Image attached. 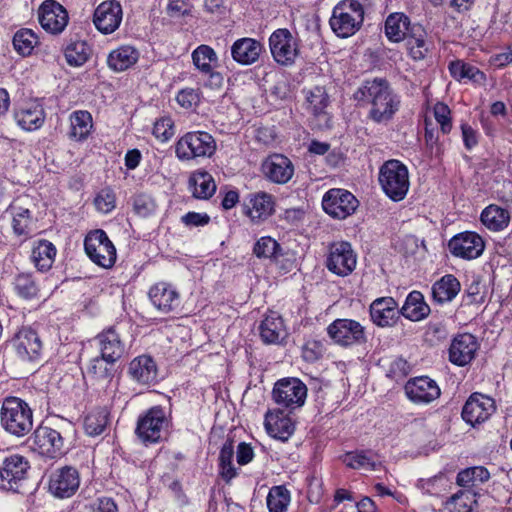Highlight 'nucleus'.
Returning a JSON list of instances; mask_svg holds the SVG:
<instances>
[{
    "label": "nucleus",
    "instance_id": "obj_1",
    "mask_svg": "<svg viewBox=\"0 0 512 512\" xmlns=\"http://www.w3.org/2000/svg\"><path fill=\"white\" fill-rule=\"evenodd\" d=\"M354 99L370 105L369 118L376 123L390 121L400 108L401 100L384 78L366 80L355 91Z\"/></svg>",
    "mask_w": 512,
    "mask_h": 512
},
{
    "label": "nucleus",
    "instance_id": "obj_2",
    "mask_svg": "<svg viewBox=\"0 0 512 512\" xmlns=\"http://www.w3.org/2000/svg\"><path fill=\"white\" fill-rule=\"evenodd\" d=\"M2 427L16 437L27 435L33 428V412L21 398L7 397L3 400L0 412Z\"/></svg>",
    "mask_w": 512,
    "mask_h": 512
},
{
    "label": "nucleus",
    "instance_id": "obj_3",
    "mask_svg": "<svg viewBox=\"0 0 512 512\" xmlns=\"http://www.w3.org/2000/svg\"><path fill=\"white\" fill-rule=\"evenodd\" d=\"M364 20V9L357 0H343L332 11L329 20L332 31L341 38L354 35Z\"/></svg>",
    "mask_w": 512,
    "mask_h": 512
},
{
    "label": "nucleus",
    "instance_id": "obj_4",
    "mask_svg": "<svg viewBox=\"0 0 512 512\" xmlns=\"http://www.w3.org/2000/svg\"><path fill=\"white\" fill-rule=\"evenodd\" d=\"M379 183L383 192L392 201L403 200L410 186L407 167L399 160L386 161L380 167Z\"/></svg>",
    "mask_w": 512,
    "mask_h": 512
},
{
    "label": "nucleus",
    "instance_id": "obj_5",
    "mask_svg": "<svg viewBox=\"0 0 512 512\" xmlns=\"http://www.w3.org/2000/svg\"><path fill=\"white\" fill-rule=\"evenodd\" d=\"M216 141L205 131L187 132L175 145L176 157L181 161L209 158L216 151Z\"/></svg>",
    "mask_w": 512,
    "mask_h": 512
},
{
    "label": "nucleus",
    "instance_id": "obj_6",
    "mask_svg": "<svg viewBox=\"0 0 512 512\" xmlns=\"http://www.w3.org/2000/svg\"><path fill=\"white\" fill-rule=\"evenodd\" d=\"M84 249L90 260L102 268H111L116 262V248L104 230L89 232L84 240Z\"/></svg>",
    "mask_w": 512,
    "mask_h": 512
},
{
    "label": "nucleus",
    "instance_id": "obj_7",
    "mask_svg": "<svg viewBox=\"0 0 512 512\" xmlns=\"http://www.w3.org/2000/svg\"><path fill=\"white\" fill-rule=\"evenodd\" d=\"M168 423L164 409L160 406H154L139 417L136 434L144 443H156L161 440Z\"/></svg>",
    "mask_w": 512,
    "mask_h": 512
},
{
    "label": "nucleus",
    "instance_id": "obj_8",
    "mask_svg": "<svg viewBox=\"0 0 512 512\" xmlns=\"http://www.w3.org/2000/svg\"><path fill=\"white\" fill-rule=\"evenodd\" d=\"M272 395L278 405L295 409L304 404L307 387L298 378H283L275 383Z\"/></svg>",
    "mask_w": 512,
    "mask_h": 512
},
{
    "label": "nucleus",
    "instance_id": "obj_9",
    "mask_svg": "<svg viewBox=\"0 0 512 512\" xmlns=\"http://www.w3.org/2000/svg\"><path fill=\"white\" fill-rule=\"evenodd\" d=\"M29 468L28 460L19 454L6 457L0 466L1 487L9 491H19L27 478Z\"/></svg>",
    "mask_w": 512,
    "mask_h": 512
},
{
    "label": "nucleus",
    "instance_id": "obj_10",
    "mask_svg": "<svg viewBox=\"0 0 512 512\" xmlns=\"http://www.w3.org/2000/svg\"><path fill=\"white\" fill-rule=\"evenodd\" d=\"M329 337L343 347L361 345L366 342L365 328L352 319H336L328 327Z\"/></svg>",
    "mask_w": 512,
    "mask_h": 512
},
{
    "label": "nucleus",
    "instance_id": "obj_11",
    "mask_svg": "<svg viewBox=\"0 0 512 512\" xmlns=\"http://www.w3.org/2000/svg\"><path fill=\"white\" fill-rule=\"evenodd\" d=\"M269 47L273 59L280 65L290 66L299 54L297 40L288 29H277L269 38Z\"/></svg>",
    "mask_w": 512,
    "mask_h": 512
},
{
    "label": "nucleus",
    "instance_id": "obj_12",
    "mask_svg": "<svg viewBox=\"0 0 512 512\" xmlns=\"http://www.w3.org/2000/svg\"><path fill=\"white\" fill-rule=\"evenodd\" d=\"M30 440L33 448L39 454L49 458H58L66 451L65 440L61 432L48 426L37 427Z\"/></svg>",
    "mask_w": 512,
    "mask_h": 512
},
{
    "label": "nucleus",
    "instance_id": "obj_13",
    "mask_svg": "<svg viewBox=\"0 0 512 512\" xmlns=\"http://www.w3.org/2000/svg\"><path fill=\"white\" fill-rule=\"evenodd\" d=\"M359 205L356 197L345 189H330L322 199V207L333 218L345 219L352 215Z\"/></svg>",
    "mask_w": 512,
    "mask_h": 512
},
{
    "label": "nucleus",
    "instance_id": "obj_14",
    "mask_svg": "<svg viewBox=\"0 0 512 512\" xmlns=\"http://www.w3.org/2000/svg\"><path fill=\"white\" fill-rule=\"evenodd\" d=\"M357 264V256L349 242H334L329 247L326 261L328 270L338 276H347L353 272Z\"/></svg>",
    "mask_w": 512,
    "mask_h": 512
},
{
    "label": "nucleus",
    "instance_id": "obj_15",
    "mask_svg": "<svg viewBox=\"0 0 512 512\" xmlns=\"http://www.w3.org/2000/svg\"><path fill=\"white\" fill-rule=\"evenodd\" d=\"M450 253L464 260H473L480 257L485 249L483 238L472 231L456 234L448 242Z\"/></svg>",
    "mask_w": 512,
    "mask_h": 512
},
{
    "label": "nucleus",
    "instance_id": "obj_16",
    "mask_svg": "<svg viewBox=\"0 0 512 512\" xmlns=\"http://www.w3.org/2000/svg\"><path fill=\"white\" fill-rule=\"evenodd\" d=\"M495 409V402L492 398L480 393H473L463 406L462 418L466 423L475 426L489 419Z\"/></svg>",
    "mask_w": 512,
    "mask_h": 512
},
{
    "label": "nucleus",
    "instance_id": "obj_17",
    "mask_svg": "<svg viewBox=\"0 0 512 512\" xmlns=\"http://www.w3.org/2000/svg\"><path fill=\"white\" fill-rule=\"evenodd\" d=\"M11 345L22 361H35L39 359L42 351V342L36 331L24 327L20 329L13 339Z\"/></svg>",
    "mask_w": 512,
    "mask_h": 512
},
{
    "label": "nucleus",
    "instance_id": "obj_18",
    "mask_svg": "<svg viewBox=\"0 0 512 512\" xmlns=\"http://www.w3.org/2000/svg\"><path fill=\"white\" fill-rule=\"evenodd\" d=\"M79 485V473L71 466L59 468L50 475L49 490L58 498L71 497L78 490Z\"/></svg>",
    "mask_w": 512,
    "mask_h": 512
},
{
    "label": "nucleus",
    "instance_id": "obj_19",
    "mask_svg": "<svg viewBox=\"0 0 512 512\" xmlns=\"http://www.w3.org/2000/svg\"><path fill=\"white\" fill-rule=\"evenodd\" d=\"M38 17L42 28L51 34L61 33L68 23L67 11L54 0H46L42 3Z\"/></svg>",
    "mask_w": 512,
    "mask_h": 512
},
{
    "label": "nucleus",
    "instance_id": "obj_20",
    "mask_svg": "<svg viewBox=\"0 0 512 512\" xmlns=\"http://www.w3.org/2000/svg\"><path fill=\"white\" fill-rule=\"evenodd\" d=\"M122 7L115 0L104 1L94 11L93 22L96 28L103 34H111L121 24Z\"/></svg>",
    "mask_w": 512,
    "mask_h": 512
},
{
    "label": "nucleus",
    "instance_id": "obj_21",
    "mask_svg": "<svg viewBox=\"0 0 512 512\" xmlns=\"http://www.w3.org/2000/svg\"><path fill=\"white\" fill-rule=\"evenodd\" d=\"M404 389L409 400L416 404L431 403L441 394L437 383L427 376L409 380Z\"/></svg>",
    "mask_w": 512,
    "mask_h": 512
},
{
    "label": "nucleus",
    "instance_id": "obj_22",
    "mask_svg": "<svg viewBox=\"0 0 512 512\" xmlns=\"http://www.w3.org/2000/svg\"><path fill=\"white\" fill-rule=\"evenodd\" d=\"M478 348L477 339L472 334H459L450 344L449 360L454 365L465 366L474 359Z\"/></svg>",
    "mask_w": 512,
    "mask_h": 512
},
{
    "label": "nucleus",
    "instance_id": "obj_23",
    "mask_svg": "<svg viewBox=\"0 0 512 512\" xmlns=\"http://www.w3.org/2000/svg\"><path fill=\"white\" fill-rule=\"evenodd\" d=\"M262 172L273 183L285 184L294 174L291 160L282 154H273L262 163Z\"/></svg>",
    "mask_w": 512,
    "mask_h": 512
},
{
    "label": "nucleus",
    "instance_id": "obj_24",
    "mask_svg": "<svg viewBox=\"0 0 512 512\" xmlns=\"http://www.w3.org/2000/svg\"><path fill=\"white\" fill-rule=\"evenodd\" d=\"M46 114L41 103L36 100L26 102L14 111V119L25 131L40 129L45 122Z\"/></svg>",
    "mask_w": 512,
    "mask_h": 512
},
{
    "label": "nucleus",
    "instance_id": "obj_25",
    "mask_svg": "<svg viewBox=\"0 0 512 512\" xmlns=\"http://www.w3.org/2000/svg\"><path fill=\"white\" fill-rule=\"evenodd\" d=\"M94 341L100 354L108 361H118L125 354V344L114 327L104 329Z\"/></svg>",
    "mask_w": 512,
    "mask_h": 512
},
{
    "label": "nucleus",
    "instance_id": "obj_26",
    "mask_svg": "<svg viewBox=\"0 0 512 512\" xmlns=\"http://www.w3.org/2000/svg\"><path fill=\"white\" fill-rule=\"evenodd\" d=\"M128 375L140 385L151 386L157 382L158 368L151 356L141 355L129 363Z\"/></svg>",
    "mask_w": 512,
    "mask_h": 512
},
{
    "label": "nucleus",
    "instance_id": "obj_27",
    "mask_svg": "<svg viewBox=\"0 0 512 512\" xmlns=\"http://www.w3.org/2000/svg\"><path fill=\"white\" fill-rule=\"evenodd\" d=\"M400 314L398 304L392 297L378 298L370 305L371 319L380 327L394 325Z\"/></svg>",
    "mask_w": 512,
    "mask_h": 512
},
{
    "label": "nucleus",
    "instance_id": "obj_28",
    "mask_svg": "<svg viewBox=\"0 0 512 512\" xmlns=\"http://www.w3.org/2000/svg\"><path fill=\"white\" fill-rule=\"evenodd\" d=\"M149 298L154 307L162 313L175 311L179 305V293L170 284L159 282L149 290Z\"/></svg>",
    "mask_w": 512,
    "mask_h": 512
},
{
    "label": "nucleus",
    "instance_id": "obj_29",
    "mask_svg": "<svg viewBox=\"0 0 512 512\" xmlns=\"http://www.w3.org/2000/svg\"><path fill=\"white\" fill-rule=\"evenodd\" d=\"M263 50L260 41L244 37L236 40L231 46V55L240 65H252L258 61Z\"/></svg>",
    "mask_w": 512,
    "mask_h": 512
},
{
    "label": "nucleus",
    "instance_id": "obj_30",
    "mask_svg": "<svg viewBox=\"0 0 512 512\" xmlns=\"http://www.w3.org/2000/svg\"><path fill=\"white\" fill-rule=\"evenodd\" d=\"M267 433L278 440L286 441L294 432L292 420L282 411H269L264 421Z\"/></svg>",
    "mask_w": 512,
    "mask_h": 512
},
{
    "label": "nucleus",
    "instance_id": "obj_31",
    "mask_svg": "<svg viewBox=\"0 0 512 512\" xmlns=\"http://www.w3.org/2000/svg\"><path fill=\"white\" fill-rule=\"evenodd\" d=\"M246 215L253 222H260L267 219L274 212L273 196L266 192H257L250 195L249 201L245 204Z\"/></svg>",
    "mask_w": 512,
    "mask_h": 512
},
{
    "label": "nucleus",
    "instance_id": "obj_32",
    "mask_svg": "<svg viewBox=\"0 0 512 512\" xmlns=\"http://www.w3.org/2000/svg\"><path fill=\"white\" fill-rule=\"evenodd\" d=\"M424 27L420 24H413L408 30L406 46L410 56L414 60H422L430 50L431 43Z\"/></svg>",
    "mask_w": 512,
    "mask_h": 512
},
{
    "label": "nucleus",
    "instance_id": "obj_33",
    "mask_svg": "<svg viewBox=\"0 0 512 512\" xmlns=\"http://www.w3.org/2000/svg\"><path fill=\"white\" fill-rule=\"evenodd\" d=\"M138 59L137 49L130 45H123L109 53L107 64L113 71L122 72L136 64Z\"/></svg>",
    "mask_w": 512,
    "mask_h": 512
},
{
    "label": "nucleus",
    "instance_id": "obj_34",
    "mask_svg": "<svg viewBox=\"0 0 512 512\" xmlns=\"http://www.w3.org/2000/svg\"><path fill=\"white\" fill-rule=\"evenodd\" d=\"M400 311L405 318L411 321H421L429 315L430 307L421 292L412 291L408 294Z\"/></svg>",
    "mask_w": 512,
    "mask_h": 512
},
{
    "label": "nucleus",
    "instance_id": "obj_35",
    "mask_svg": "<svg viewBox=\"0 0 512 512\" xmlns=\"http://www.w3.org/2000/svg\"><path fill=\"white\" fill-rule=\"evenodd\" d=\"M259 329L263 342L268 344H277L286 335L283 320L276 313L266 316Z\"/></svg>",
    "mask_w": 512,
    "mask_h": 512
},
{
    "label": "nucleus",
    "instance_id": "obj_36",
    "mask_svg": "<svg viewBox=\"0 0 512 512\" xmlns=\"http://www.w3.org/2000/svg\"><path fill=\"white\" fill-rule=\"evenodd\" d=\"M460 282L452 274L444 275L432 286L433 299L438 303L452 301L460 291Z\"/></svg>",
    "mask_w": 512,
    "mask_h": 512
},
{
    "label": "nucleus",
    "instance_id": "obj_37",
    "mask_svg": "<svg viewBox=\"0 0 512 512\" xmlns=\"http://www.w3.org/2000/svg\"><path fill=\"white\" fill-rule=\"evenodd\" d=\"M482 224L491 231H502L510 222V214L507 209L491 204L481 213Z\"/></svg>",
    "mask_w": 512,
    "mask_h": 512
},
{
    "label": "nucleus",
    "instance_id": "obj_38",
    "mask_svg": "<svg viewBox=\"0 0 512 512\" xmlns=\"http://www.w3.org/2000/svg\"><path fill=\"white\" fill-rule=\"evenodd\" d=\"M413 24L403 13H392L385 21V34L392 42H400L408 35V30Z\"/></svg>",
    "mask_w": 512,
    "mask_h": 512
},
{
    "label": "nucleus",
    "instance_id": "obj_39",
    "mask_svg": "<svg viewBox=\"0 0 512 512\" xmlns=\"http://www.w3.org/2000/svg\"><path fill=\"white\" fill-rule=\"evenodd\" d=\"M189 190L198 199H209L216 191V184L208 172H196L189 179Z\"/></svg>",
    "mask_w": 512,
    "mask_h": 512
},
{
    "label": "nucleus",
    "instance_id": "obj_40",
    "mask_svg": "<svg viewBox=\"0 0 512 512\" xmlns=\"http://www.w3.org/2000/svg\"><path fill=\"white\" fill-rule=\"evenodd\" d=\"M93 127L92 116L88 111L77 110L70 115V132L71 139L76 141L85 140Z\"/></svg>",
    "mask_w": 512,
    "mask_h": 512
},
{
    "label": "nucleus",
    "instance_id": "obj_41",
    "mask_svg": "<svg viewBox=\"0 0 512 512\" xmlns=\"http://www.w3.org/2000/svg\"><path fill=\"white\" fill-rule=\"evenodd\" d=\"M234 453L233 441L230 439L226 440L220 449L218 457L219 475L226 483H229L238 475L237 468L233 464Z\"/></svg>",
    "mask_w": 512,
    "mask_h": 512
},
{
    "label": "nucleus",
    "instance_id": "obj_42",
    "mask_svg": "<svg viewBox=\"0 0 512 512\" xmlns=\"http://www.w3.org/2000/svg\"><path fill=\"white\" fill-rule=\"evenodd\" d=\"M193 64L202 73L209 74L211 78L220 79L219 73H213V64L217 62V55L208 45H200L192 52Z\"/></svg>",
    "mask_w": 512,
    "mask_h": 512
},
{
    "label": "nucleus",
    "instance_id": "obj_43",
    "mask_svg": "<svg viewBox=\"0 0 512 512\" xmlns=\"http://www.w3.org/2000/svg\"><path fill=\"white\" fill-rule=\"evenodd\" d=\"M55 255V246L47 240H40L32 250L31 259L38 270L47 271L52 267Z\"/></svg>",
    "mask_w": 512,
    "mask_h": 512
},
{
    "label": "nucleus",
    "instance_id": "obj_44",
    "mask_svg": "<svg viewBox=\"0 0 512 512\" xmlns=\"http://www.w3.org/2000/svg\"><path fill=\"white\" fill-rule=\"evenodd\" d=\"M13 288L22 299L32 300L39 296L40 287L31 273H19L14 277Z\"/></svg>",
    "mask_w": 512,
    "mask_h": 512
},
{
    "label": "nucleus",
    "instance_id": "obj_45",
    "mask_svg": "<svg viewBox=\"0 0 512 512\" xmlns=\"http://www.w3.org/2000/svg\"><path fill=\"white\" fill-rule=\"evenodd\" d=\"M449 71L452 77L458 81L468 79L474 83L480 84L486 80V76L481 70L462 60L452 61L449 64Z\"/></svg>",
    "mask_w": 512,
    "mask_h": 512
},
{
    "label": "nucleus",
    "instance_id": "obj_46",
    "mask_svg": "<svg viewBox=\"0 0 512 512\" xmlns=\"http://www.w3.org/2000/svg\"><path fill=\"white\" fill-rule=\"evenodd\" d=\"M490 478L489 471L483 466L466 468L457 474L456 483L461 487H471L485 483Z\"/></svg>",
    "mask_w": 512,
    "mask_h": 512
},
{
    "label": "nucleus",
    "instance_id": "obj_47",
    "mask_svg": "<svg viewBox=\"0 0 512 512\" xmlns=\"http://www.w3.org/2000/svg\"><path fill=\"white\" fill-rule=\"evenodd\" d=\"M109 413L105 408L95 409L88 413L84 420V429L89 436L100 435L107 427Z\"/></svg>",
    "mask_w": 512,
    "mask_h": 512
},
{
    "label": "nucleus",
    "instance_id": "obj_48",
    "mask_svg": "<svg viewBox=\"0 0 512 512\" xmlns=\"http://www.w3.org/2000/svg\"><path fill=\"white\" fill-rule=\"evenodd\" d=\"M291 500L289 490L285 486H273L267 495L266 503L269 512H286Z\"/></svg>",
    "mask_w": 512,
    "mask_h": 512
},
{
    "label": "nucleus",
    "instance_id": "obj_49",
    "mask_svg": "<svg viewBox=\"0 0 512 512\" xmlns=\"http://www.w3.org/2000/svg\"><path fill=\"white\" fill-rule=\"evenodd\" d=\"M253 253L258 258L277 260L283 255L280 244L270 236H263L254 245Z\"/></svg>",
    "mask_w": 512,
    "mask_h": 512
},
{
    "label": "nucleus",
    "instance_id": "obj_50",
    "mask_svg": "<svg viewBox=\"0 0 512 512\" xmlns=\"http://www.w3.org/2000/svg\"><path fill=\"white\" fill-rule=\"evenodd\" d=\"M90 55L91 48L84 41L72 42L65 49V58L68 64L75 67L85 64Z\"/></svg>",
    "mask_w": 512,
    "mask_h": 512
},
{
    "label": "nucleus",
    "instance_id": "obj_51",
    "mask_svg": "<svg viewBox=\"0 0 512 512\" xmlns=\"http://www.w3.org/2000/svg\"><path fill=\"white\" fill-rule=\"evenodd\" d=\"M345 465L352 469L367 468L370 470H377L380 465L372 457L370 452L364 450H357L348 452L343 457Z\"/></svg>",
    "mask_w": 512,
    "mask_h": 512
},
{
    "label": "nucleus",
    "instance_id": "obj_52",
    "mask_svg": "<svg viewBox=\"0 0 512 512\" xmlns=\"http://www.w3.org/2000/svg\"><path fill=\"white\" fill-rule=\"evenodd\" d=\"M37 43L38 37L31 29H20L13 37V46L15 50L23 56L30 55Z\"/></svg>",
    "mask_w": 512,
    "mask_h": 512
},
{
    "label": "nucleus",
    "instance_id": "obj_53",
    "mask_svg": "<svg viewBox=\"0 0 512 512\" xmlns=\"http://www.w3.org/2000/svg\"><path fill=\"white\" fill-rule=\"evenodd\" d=\"M306 101L308 109L314 115H319L324 112L329 103V97L324 87L315 86L306 91Z\"/></svg>",
    "mask_w": 512,
    "mask_h": 512
},
{
    "label": "nucleus",
    "instance_id": "obj_54",
    "mask_svg": "<svg viewBox=\"0 0 512 512\" xmlns=\"http://www.w3.org/2000/svg\"><path fill=\"white\" fill-rule=\"evenodd\" d=\"M117 361H108L100 356L93 358L88 366V373L97 379L109 380L113 375V366Z\"/></svg>",
    "mask_w": 512,
    "mask_h": 512
},
{
    "label": "nucleus",
    "instance_id": "obj_55",
    "mask_svg": "<svg viewBox=\"0 0 512 512\" xmlns=\"http://www.w3.org/2000/svg\"><path fill=\"white\" fill-rule=\"evenodd\" d=\"M156 208L155 200L148 194L140 193L133 198V210L140 217L147 218L153 215Z\"/></svg>",
    "mask_w": 512,
    "mask_h": 512
},
{
    "label": "nucleus",
    "instance_id": "obj_56",
    "mask_svg": "<svg viewBox=\"0 0 512 512\" xmlns=\"http://www.w3.org/2000/svg\"><path fill=\"white\" fill-rule=\"evenodd\" d=\"M325 345L316 339L307 340L302 347V358L309 363H314L323 357Z\"/></svg>",
    "mask_w": 512,
    "mask_h": 512
},
{
    "label": "nucleus",
    "instance_id": "obj_57",
    "mask_svg": "<svg viewBox=\"0 0 512 512\" xmlns=\"http://www.w3.org/2000/svg\"><path fill=\"white\" fill-rule=\"evenodd\" d=\"M470 500L467 493L459 491L446 500L445 509L449 512H472Z\"/></svg>",
    "mask_w": 512,
    "mask_h": 512
},
{
    "label": "nucleus",
    "instance_id": "obj_58",
    "mask_svg": "<svg viewBox=\"0 0 512 512\" xmlns=\"http://www.w3.org/2000/svg\"><path fill=\"white\" fill-rule=\"evenodd\" d=\"M434 117L440 125L441 131L448 134L452 129L451 110L443 102H437L433 108Z\"/></svg>",
    "mask_w": 512,
    "mask_h": 512
},
{
    "label": "nucleus",
    "instance_id": "obj_59",
    "mask_svg": "<svg viewBox=\"0 0 512 512\" xmlns=\"http://www.w3.org/2000/svg\"><path fill=\"white\" fill-rule=\"evenodd\" d=\"M116 197L112 189H102L94 199L95 207L102 213H109L115 208Z\"/></svg>",
    "mask_w": 512,
    "mask_h": 512
},
{
    "label": "nucleus",
    "instance_id": "obj_60",
    "mask_svg": "<svg viewBox=\"0 0 512 512\" xmlns=\"http://www.w3.org/2000/svg\"><path fill=\"white\" fill-rule=\"evenodd\" d=\"M153 135L162 142L168 141L174 135V123L169 117H162L154 123Z\"/></svg>",
    "mask_w": 512,
    "mask_h": 512
},
{
    "label": "nucleus",
    "instance_id": "obj_61",
    "mask_svg": "<svg viewBox=\"0 0 512 512\" xmlns=\"http://www.w3.org/2000/svg\"><path fill=\"white\" fill-rule=\"evenodd\" d=\"M13 230L17 235H27L30 225V211L25 208H19L13 214Z\"/></svg>",
    "mask_w": 512,
    "mask_h": 512
},
{
    "label": "nucleus",
    "instance_id": "obj_62",
    "mask_svg": "<svg viewBox=\"0 0 512 512\" xmlns=\"http://www.w3.org/2000/svg\"><path fill=\"white\" fill-rule=\"evenodd\" d=\"M176 101L181 107L192 109L198 105L200 93L197 89L185 88L178 92Z\"/></svg>",
    "mask_w": 512,
    "mask_h": 512
},
{
    "label": "nucleus",
    "instance_id": "obj_63",
    "mask_svg": "<svg viewBox=\"0 0 512 512\" xmlns=\"http://www.w3.org/2000/svg\"><path fill=\"white\" fill-rule=\"evenodd\" d=\"M91 512H118L115 501L110 497L97 498L90 505Z\"/></svg>",
    "mask_w": 512,
    "mask_h": 512
},
{
    "label": "nucleus",
    "instance_id": "obj_64",
    "mask_svg": "<svg viewBox=\"0 0 512 512\" xmlns=\"http://www.w3.org/2000/svg\"><path fill=\"white\" fill-rule=\"evenodd\" d=\"M254 458V450L251 444L241 442L237 446L236 459L237 463L241 466L250 463Z\"/></svg>",
    "mask_w": 512,
    "mask_h": 512
}]
</instances>
